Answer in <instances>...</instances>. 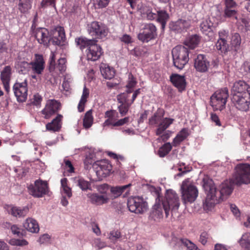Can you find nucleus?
<instances>
[{
  "instance_id": "1",
  "label": "nucleus",
  "mask_w": 250,
  "mask_h": 250,
  "mask_svg": "<svg viewBox=\"0 0 250 250\" xmlns=\"http://www.w3.org/2000/svg\"><path fill=\"white\" fill-rule=\"evenodd\" d=\"M203 187L206 194L204 203L207 209L210 210L214 206L228 198L232 193L234 185L250 183V165L238 164L235 167V172L229 180H226L217 190L213 180L206 176L203 179Z\"/></svg>"
},
{
  "instance_id": "2",
  "label": "nucleus",
  "mask_w": 250,
  "mask_h": 250,
  "mask_svg": "<svg viewBox=\"0 0 250 250\" xmlns=\"http://www.w3.org/2000/svg\"><path fill=\"white\" fill-rule=\"evenodd\" d=\"M164 110L159 108L149 119V125L152 127H157L156 134L158 136L161 135L174 121L173 119L164 118Z\"/></svg>"
},
{
  "instance_id": "3",
  "label": "nucleus",
  "mask_w": 250,
  "mask_h": 250,
  "mask_svg": "<svg viewBox=\"0 0 250 250\" xmlns=\"http://www.w3.org/2000/svg\"><path fill=\"white\" fill-rule=\"evenodd\" d=\"M173 63L179 69H182L189 61V51L184 46L178 45L172 50Z\"/></svg>"
},
{
  "instance_id": "4",
  "label": "nucleus",
  "mask_w": 250,
  "mask_h": 250,
  "mask_svg": "<svg viewBox=\"0 0 250 250\" xmlns=\"http://www.w3.org/2000/svg\"><path fill=\"white\" fill-rule=\"evenodd\" d=\"M228 97L229 93L227 88L216 91L210 97V104L213 110H223L225 107Z\"/></svg>"
},
{
  "instance_id": "5",
  "label": "nucleus",
  "mask_w": 250,
  "mask_h": 250,
  "mask_svg": "<svg viewBox=\"0 0 250 250\" xmlns=\"http://www.w3.org/2000/svg\"><path fill=\"white\" fill-rule=\"evenodd\" d=\"M165 210L166 217L169 215V210H176L179 208L180 203L176 193L172 190H167L165 195V199L161 202Z\"/></svg>"
},
{
  "instance_id": "6",
  "label": "nucleus",
  "mask_w": 250,
  "mask_h": 250,
  "mask_svg": "<svg viewBox=\"0 0 250 250\" xmlns=\"http://www.w3.org/2000/svg\"><path fill=\"white\" fill-rule=\"evenodd\" d=\"M127 207L132 212L143 214L147 210L148 205L142 197L135 196L128 199Z\"/></svg>"
},
{
  "instance_id": "7",
  "label": "nucleus",
  "mask_w": 250,
  "mask_h": 250,
  "mask_svg": "<svg viewBox=\"0 0 250 250\" xmlns=\"http://www.w3.org/2000/svg\"><path fill=\"white\" fill-rule=\"evenodd\" d=\"M157 28L153 23H147L144 25L138 35V39L143 42H148L149 41L157 38Z\"/></svg>"
},
{
  "instance_id": "8",
  "label": "nucleus",
  "mask_w": 250,
  "mask_h": 250,
  "mask_svg": "<svg viewBox=\"0 0 250 250\" xmlns=\"http://www.w3.org/2000/svg\"><path fill=\"white\" fill-rule=\"evenodd\" d=\"M89 33L95 39H102L105 38L108 33L107 27L99 21H93L88 27Z\"/></svg>"
},
{
  "instance_id": "9",
  "label": "nucleus",
  "mask_w": 250,
  "mask_h": 250,
  "mask_svg": "<svg viewBox=\"0 0 250 250\" xmlns=\"http://www.w3.org/2000/svg\"><path fill=\"white\" fill-rule=\"evenodd\" d=\"M181 189L182 197L185 203L193 202L198 196V191L197 188L194 185L188 184L183 182Z\"/></svg>"
},
{
  "instance_id": "10",
  "label": "nucleus",
  "mask_w": 250,
  "mask_h": 250,
  "mask_svg": "<svg viewBox=\"0 0 250 250\" xmlns=\"http://www.w3.org/2000/svg\"><path fill=\"white\" fill-rule=\"evenodd\" d=\"M29 193L35 197H42L48 193L49 188L46 181L36 180L34 185L28 187Z\"/></svg>"
},
{
  "instance_id": "11",
  "label": "nucleus",
  "mask_w": 250,
  "mask_h": 250,
  "mask_svg": "<svg viewBox=\"0 0 250 250\" xmlns=\"http://www.w3.org/2000/svg\"><path fill=\"white\" fill-rule=\"evenodd\" d=\"M247 96L245 93L243 94H232L231 101L238 110L242 111L249 110L250 104V93Z\"/></svg>"
},
{
  "instance_id": "12",
  "label": "nucleus",
  "mask_w": 250,
  "mask_h": 250,
  "mask_svg": "<svg viewBox=\"0 0 250 250\" xmlns=\"http://www.w3.org/2000/svg\"><path fill=\"white\" fill-rule=\"evenodd\" d=\"M13 90L18 102L23 103L27 98V81L25 80L23 82H16L13 86Z\"/></svg>"
},
{
  "instance_id": "13",
  "label": "nucleus",
  "mask_w": 250,
  "mask_h": 250,
  "mask_svg": "<svg viewBox=\"0 0 250 250\" xmlns=\"http://www.w3.org/2000/svg\"><path fill=\"white\" fill-rule=\"evenodd\" d=\"M61 104L55 100H49L46 102L41 113L44 119H49L56 114L61 108Z\"/></svg>"
},
{
  "instance_id": "14",
  "label": "nucleus",
  "mask_w": 250,
  "mask_h": 250,
  "mask_svg": "<svg viewBox=\"0 0 250 250\" xmlns=\"http://www.w3.org/2000/svg\"><path fill=\"white\" fill-rule=\"evenodd\" d=\"M51 41L54 45L62 46L66 40L64 29L63 27L57 26L51 31Z\"/></svg>"
},
{
  "instance_id": "15",
  "label": "nucleus",
  "mask_w": 250,
  "mask_h": 250,
  "mask_svg": "<svg viewBox=\"0 0 250 250\" xmlns=\"http://www.w3.org/2000/svg\"><path fill=\"white\" fill-rule=\"evenodd\" d=\"M98 176L106 177L112 170V166L106 160L98 161L92 165Z\"/></svg>"
},
{
  "instance_id": "16",
  "label": "nucleus",
  "mask_w": 250,
  "mask_h": 250,
  "mask_svg": "<svg viewBox=\"0 0 250 250\" xmlns=\"http://www.w3.org/2000/svg\"><path fill=\"white\" fill-rule=\"evenodd\" d=\"M35 36L38 42L48 46L51 41V36L48 29L45 28H38L34 30Z\"/></svg>"
},
{
  "instance_id": "17",
  "label": "nucleus",
  "mask_w": 250,
  "mask_h": 250,
  "mask_svg": "<svg viewBox=\"0 0 250 250\" xmlns=\"http://www.w3.org/2000/svg\"><path fill=\"white\" fill-rule=\"evenodd\" d=\"M30 65L33 73L38 75L41 74L45 68V61L43 56L36 54L34 60L30 62Z\"/></svg>"
},
{
  "instance_id": "18",
  "label": "nucleus",
  "mask_w": 250,
  "mask_h": 250,
  "mask_svg": "<svg viewBox=\"0 0 250 250\" xmlns=\"http://www.w3.org/2000/svg\"><path fill=\"white\" fill-rule=\"evenodd\" d=\"M163 209L164 208L160 199L159 198L157 199L156 203L150 213L149 220L156 222H160L163 217Z\"/></svg>"
},
{
  "instance_id": "19",
  "label": "nucleus",
  "mask_w": 250,
  "mask_h": 250,
  "mask_svg": "<svg viewBox=\"0 0 250 250\" xmlns=\"http://www.w3.org/2000/svg\"><path fill=\"white\" fill-rule=\"evenodd\" d=\"M95 40L94 43H92L87 49V58L88 60L96 61L98 60L103 53L101 47L97 44Z\"/></svg>"
},
{
  "instance_id": "20",
  "label": "nucleus",
  "mask_w": 250,
  "mask_h": 250,
  "mask_svg": "<svg viewBox=\"0 0 250 250\" xmlns=\"http://www.w3.org/2000/svg\"><path fill=\"white\" fill-rule=\"evenodd\" d=\"M209 66V62L205 55L199 54L194 60V66L198 72H205L207 71Z\"/></svg>"
},
{
  "instance_id": "21",
  "label": "nucleus",
  "mask_w": 250,
  "mask_h": 250,
  "mask_svg": "<svg viewBox=\"0 0 250 250\" xmlns=\"http://www.w3.org/2000/svg\"><path fill=\"white\" fill-rule=\"evenodd\" d=\"M170 80L179 92H182L186 89L187 82L184 76L175 73L172 74L170 76Z\"/></svg>"
},
{
  "instance_id": "22",
  "label": "nucleus",
  "mask_w": 250,
  "mask_h": 250,
  "mask_svg": "<svg viewBox=\"0 0 250 250\" xmlns=\"http://www.w3.org/2000/svg\"><path fill=\"white\" fill-rule=\"evenodd\" d=\"M11 67L6 66L0 73V79L3 83L5 90L7 93L10 91L9 83L11 80Z\"/></svg>"
},
{
  "instance_id": "23",
  "label": "nucleus",
  "mask_w": 250,
  "mask_h": 250,
  "mask_svg": "<svg viewBox=\"0 0 250 250\" xmlns=\"http://www.w3.org/2000/svg\"><path fill=\"white\" fill-rule=\"evenodd\" d=\"M62 115L58 114L50 123L46 125V130L53 132L59 131L62 128Z\"/></svg>"
},
{
  "instance_id": "24",
  "label": "nucleus",
  "mask_w": 250,
  "mask_h": 250,
  "mask_svg": "<svg viewBox=\"0 0 250 250\" xmlns=\"http://www.w3.org/2000/svg\"><path fill=\"white\" fill-rule=\"evenodd\" d=\"M118 101L121 104L118 106L119 112L122 116H124L128 112L131 104H129L127 103L126 97L124 94L118 96Z\"/></svg>"
},
{
  "instance_id": "25",
  "label": "nucleus",
  "mask_w": 250,
  "mask_h": 250,
  "mask_svg": "<svg viewBox=\"0 0 250 250\" xmlns=\"http://www.w3.org/2000/svg\"><path fill=\"white\" fill-rule=\"evenodd\" d=\"M23 227L27 231L32 233H38L40 230L38 223L36 220L32 218L26 219L23 223Z\"/></svg>"
},
{
  "instance_id": "26",
  "label": "nucleus",
  "mask_w": 250,
  "mask_h": 250,
  "mask_svg": "<svg viewBox=\"0 0 250 250\" xmlns=\"http://www.w3.org/2000/svg\"><path fill=\"white\" fill-rule=\"evenodd\" d=\"M249 88V85L243 81H239L235 82L233 85L232 88L233 93L235 94H242V93L245 92L247 91L248 94H249V91L248 89Z\"/></svg>"
},
{
  "instance_id": "27",
  "label": "nucleus",
  "mask_w": 250,
  "mask_h": 250,
  "mask_svg": "<svg viewBox=\"0 0 250 250\" xmlns=\"http://www.w3.org/2000/svg\"><path fill=\"white\" fill-rule=\"evenodd\" d=\"M100 71L103 77L106 79H112L115 74V69L106 64L101 65Z\"/></svg>"
},
{
  "instance_id": "28",
  "label": "nucleus",
  "mask_w": 250,
  "mask_h": 250,
  "mask_svg": "<svg viewBox=\"0 0 250 250\" xmlns=\"http://www.w3.org/2000/svg\"><path fill=\"white\" fill-rule=\"evenodd\" d=\"M169 19V14L166 10H159L157 11L156 21L161 24L162 29L165 28Z\"/></svg>"
},
{
  "instance_id": "29",
  "label": "nucleus",
  "mask_w": 250,
  "mask_h": 250,
  "mask_svg": "<svg viewBox=\"0 0 250 250\" xmlns=\"http://www.w3.org/2000/svg\"><path fill=\"white\" fill-rule=\"evenodd\" d=\"M88 197L89 198L92 204L97 205H101L106 203L108 200V198L105 196L102 195H99L97 193L88 194Z\"/></svg>"
},
{
  "instance_id": "30",
  "label": "nucleus",
  "mask_w": 250,
  "mask_h": 250,
  "mask_svg": "<svg viewBox=\"0 0 250 250\" xmlns=\"http://www.w3.org/2000/svg\"><path fill=\"white\" fill-rule=\"evenodd\" d=\"M7 210L9 214L15 217H21L26 215L28 209L21 208L17 207L8 206Z\"/></svg>"
},
{
  "instance_id": "31",
  "label": "nucleus",
  "mask_w": 250,
  "mask_h": 250,
  "mask_svg": "<svg viewBox=\"0 0 250 250\" xmlns=\"http://www.w3.org/2000/svg\"><path fill=\"white\" fill-rule=\"evenodd\" d=\"M89 90L86 86H84L83 89L82 95L78 105V109L80 112H82L84 111L85 105L87 102V99L89 97Z\"/></svg>"
},
{
  "instance_id": "32",
  "label": "nucleus",
  "mask_w": 250,
  "mask_h": 250,
  "mask_svg": "<svg viewBox=\"0 0 250 250\" xmlns=\"http://www.w3.org/2000/svg\"><path fill=\"white\" fill-rule=\"evenodd\" d=\"M131 186L130 184L122 186H118L113 187L111 188V192L114 194L115 197L121 195L125 192V195H127L129 192V187Z\"/></svg>"
},
{
  "instance_id": "33",
  "label": "nucleus",
  "mask_w": 250,
  "mask_h": 250,
  "mask_svg": "<svg viewBox=\"0 0 250 250\" xmlns=\"http://www.w3.org/2000/svg\"><path fill=\"white\" fill-rule=\"evenodd\" d=\"M95 40H88L86 38L81 37L75 39V42L81 49L89 47L92 43H94Z\"/></svg>"
},
{
  "instance_id": "34",
  "label": "nucleus",
  "mask_w": 250,
  "mask_h": 250,
  "mask_svg": "<svg viewBox=\"0 0 250 250\" xmlns=\"http://www.w3.org/2000/svg\"><path fill=\"white\" fill-rule=\"evenodd\" d=\"M33 0H19L18 9L21 13H26L32 7Z\"/></svg>"
},
{
  "instance_id": "35",
  "label": "nucleus",
  "mask_w": 250,
  "mask_h": 250,
  "mask_svg": "<svg viewBox=\"0 0 250 250\" xmlns=\"http://www.w3.org/2000/svg\"><path fill=\"white\" fill-rule=\"evenodd\" d=\"M213 26V23L208 19L202 22L200 24V30L203 34L208 35L212 31V27Z\"/></svg>"
},
{
  "instance_id": "36",
  "label": "nucleus",
  "mask_w": 250,
  "mask_h": 250,
  "mask_svg": "<svg viewBox=\"0 0 250 250\" xmlns=\"http://www.w3.org/2000/svg\"><path fill=\"white\" fill-rule=\"evenodd\" d=\"M93 117L92 116V110L91 109L87 111L83 119V126L84 128L87 129L90 128L93 123Z\"/></svg>"
},
{
  "instance_id": "37",
  "label": "nucleus",
  "mask_w": 250,
  "mask_h": 250,
  "mask_svg": "<svg viewBox=\"0 0 250 250\" xmlns=\"http://www.w3.org/2000/svg\"><path fill=\"white\" fill-rule=\"evenodd\" d=\"M200 40V38L199 36L194 35L185 42V44L191 49H194L198 45Z\"/></svg>"
},
{
  "instance_id": "38",
  "label": "nucleus",
  "mask_w": 250,
  "mask_h": 250,
  "mask_svg": "<svg viewBox=\"0 0 250 250\" xmlns=\"http://www.w3.org/2000/svg\"><path fill=\"white\" fill-rule=\"evenodd\" d=\"M190 26L189 22L184 20L180 19L176 21L173 26L174 29L177 31H182L187 29Z\"/></svg>"
},
{
  "instance_id": "39",
  "label": "nucleus",
  "mask_w": 250,
  "mask_h": 250,
  "mask_svg": "<svg viewBox=\"0 0 250 250\" xmlns=\"http://www.w3.org/2000/svg\"><path fill=\"white\" fill-rule=\"evenodd\" d=\"M174 240L176 241L177 243L180 245H183L184 246L186 247L187 250H197V248L196 246L188 239L175 238Z\"/></svg>"
},
{
  "instance_id": "40",
  "label": "nucleus",
  "mask_w": 250,
  "mask_h": 250,
  "mask_svg": "<svg viewBox=\"0 0 250 250\" xmlns=\"http://www.w3.org/2000/svg\"><path fill=\"white\" fill-rule=\"evenodd\" d=\"M239 243L245 250H250V233L248 232L244 234L239 240Z\"/></svg>"
},
{
  "instance_id": "41",
  "label": "nucleus",
  "mask_w": 250,
  "mask_h": 250,
  "mask_svg": "<svg viewBox=\"0 0 250 250\" xmlns=\"http://www.w3.org/2000/svg\"><path fill=\"white\" fill-rule=\"evenodd\" d=\"M172 149V146L170 143H166L160 147L158 151V154L160 157H164L167 155Z\"/></svg>"
},
{
  "instance_id": "42",
  "label": "nucleus",
  "mask_w": 250,
  "mask_h": 250,
  "mask_svg": "<svg viewBox=\"0 0 250 250\" xmlns=\"http://www.w3.org/2000/svg\"><path fill=\"white\" fill-rule=\"evenodd\" d=\"M142 14L143 17H146L148 20H156L157 13L153 12L149 7L143 8Z\"/></svg>"
},
{
  "instance_id": "43",
  "label": "nucleus",
  "mask_w": 250,
  "mask_h": 250,
  "mask_svg": "<svg viewBox=\"0 0 250 250\" xmlns=\"http://www.w3.org/2000/svg\"><path fill=\"white\" fill-rule=\"evenodd\" d=\"M122 237V234L120 230L114 229L110 231L108 234V238L111 242L115 243Z\"/></svg>"
},
{
  "instance_id": "44",
  "label": "nucleus",
  "mask_w": 250,
  "mask_h": 250,
  "mask_svg": "<svg viewBox=\"0 0 250 250\" xmlns=\"http://www.w3.org/2000/svg\"><path fill=\"white\" fill-rule=\"evenodd\" d=\"M216 46L217 49L222 53H225L228 52L229 49V44L226 40H218L216 43Z\"/></svg>"
},
{
  "instance_id": "45",
  "label": "nucleus",
  "mask_w": 250,
  "mask_h": 250,
  "mask_svg": "<svg viewBox=\"0 0 250 250\" xmlns=\"http://www.w3.org/2000/svg\"><path fill=\"white\" fill-rule=\"evenodd\" d=\"M78 186L83 191L91 189V183L83 178L79 179L77 181Z\"/></svg>"
},
{
  "instance_id": "46",
  "label": "nucleus",
  "mask_w": 250,
  "mask_h": 250,
  "mask_svg": "<svg viewBox=\"0 0 250 250\" xmlns=\"http://www.w3.org/2000/svg\"><path fill=\"white\" fill-rule=\"evenodd\" d=\"M212 237L210 234L206 231L202 232L200 236L199 242L203 245L207 244L208 242H211Z\"/></svg>"
},
{
  "instance_id": "47",
  "label": "nucleus",
  "mask_w": 250,
  "mask_h": 250,
  "mask_svg": "<svg viewBox=\"0 0 250 250\" xmlns=\"http://www.w3.org/2000/svg\"><path fill=\"white\" fill-rule=\"evenodd\" d=\"M9 243L11 245L18 246H24L28 244V242L26 240L19 239H12L10 240Z\"/></svg>"
},
{
  "instance_id": "48",
  "label": "nucleus",
  "mask_w": 250,
  "mask_h": 250,
  "mask_svg": "<svg viewBox=\"0 0 250 250\" xmlns=\"http://www.w3.org/2000/svg\"><path fill=\"white\" fill-rule=\"evenodd\" d=\"M237 11L234 9L230 8H225L224 9V16L226 18L234 17L236 20H237Z\"/></svg>"
},
{
  "instance_id": "49",
  "label": "nucleus",
  "mask_w": 250,
  "mask_h": 250,
  "mask_svg": "<svg viewBox=\"0 0 250 250\" xmlns=\"http://www.w3.org/2000/svg\"><path fill=\"white\" fill-rule=\"evenodd\" d=\"M66 60L65 58H60L58 61V64L57 65V68L59 69L60 72H63L66 69Z\"/></svg>"
},
{
  "instance_id": "50",
  "label": "nucleus",
  "mask_w": 250,
  "mask_h": 250,
  "mask_svg": "<svg viewBox=\"0 0 250 250\" xmlns=\"http://www.w3.org/2000/svg\"><path fill=\"white\" fill-rule=\"evenodd\" d=\"M231 43L235 47L239 46L241 43V38L239 34L235 33L232 37Z\"/></svg>"
},
{
  "instance_id": "51",
  "label": "nucleus",
  "mask_w": 250,
  "mask_h": 250,
  "mask_svg": "<svg viewBox=\"0 0 250 250\" xmlns=\"http://www.w3.org/2000/svg\"><path fill=\"white\" fill-rule=\"evenodd\" d=\"M118 113L116 111L113 110H108L105 113V118H107L108 119L115 121L116 119V116Z\"/></svg>"
},
{
  "instance_id": "52",
  "label": "nucleus",
  "mask_w": 250,
  "mask_h": 250,
  "mask_svg": "<svg viewBox=\"0 0 250 250\" xmlns=\"http://www.w3.org/2000/svg\"><path fill=\"white\" fill-rule=\"evenodd\" d=\"M42 100V96L38 93H37L34 95L32 103L33 104L36 106L40 105L41 104Z\"/></svg>"
},
{
  "instance_id": "53",
  "label": "nucleus",
  "mask_w": 250,
  "mask_h": 250,
  "mask_svg": "<svg viewBox=\"0 0 250 250\" xmlns=\"http://www.w3.org/2000/svg\"><path fill=\"white\" fill-rule=\"evenodd\" d=\"M188 129L187 128H183L180 132L177 135L182 140H185L188 136Z\"/></svg>"
},
{
  "instance_id": "54",
  "label": "nucleus",
  "mask_w": 250,
  "mask_h": 250,
  "mask_svg": "<svg viewBox=\"0 0 250 250\" xmlns=\"http://www.w3.org/2000/svg\"><path fill=\"white\" fill-rule=\"evenodd\" d=\"M93 245L98 249H101L105 246V244L104 242L102 241L100 239L96 238L94 240Z\"/></svg>"
},
{
  "instance_id": "55",
  "label": "nucleus",
  "mask_w": 250,
  "mask_h": 250,
  "mask_svg": "<svg viewBox=\"0 0 250 250\" xmlns=\"http://www.w3.org/2000/svg\"><path fill=\"white\" fill-rule=\"evenodd\" d=\"M210 119L212 122H214L215 124L216 125L220 126H221V123L219 118V117L216 115V114L214 113H211L210 114Z\"/></svg>"
},
{
  "instance_id": "56",
  "label": "nucleus",
  "mask_w": 250,
  "mask_h": 250,
  "mask_svg": "<svg viewBox=\"0 0 250 250\" xmlns=\"http://www.w3.org/2000/svg\"><path fill=\"white\" fill-rule=\"evenodd\" d=\"M11 230L13 234L17 235L19 237L22 235L21 232V229L16 225H13L11 227Z\"/></svg>"
},
{
  "instance_id": "57",
  "label": "nucleus",
  "mask_w": 250,
  "mask_h": 250,
  "mask_svg": "<svg viewBox=\"0 0 250 250\" xmlns=\"http://www.w3.org/2000/svg\"><path fill=\"white\" fill-rule=\"evenodd\" d=\"M64 162L65 164V169L70 173L73 172L74 168L71 162L68 160H64Z\"/></svg>"
},
{
  "instance_id": "58",
  "label": "nucleus",
  "mask_w": 250,
  "mask_h": 250,
  "mask_svg": "<svg viewBox=\"0 0 250 250\" xmlns=\"http://www.w3.org/2000/svg\"><path fill=\"white\" fill-rule=\"evenodd\" d=\"M129 118L128 117H125L123 119L119 120L115 122L113 124V126H119L123 125L129 122Z\"/></svg>"
},
{
  "instance_id": "59",
  "label": "nucleus",
  "mask_w": 250,
  "mask_h": 250,
  "mask_svg": "<svg viewBox=\"0 0 250 250\" xmlns=\"http://www.w3.org/2000/svg\"><path fill=\"white\" fill-rule=\"evenodd\" d=\"M120 40L121 42L128 44L132 42V38L130 36L127 34H124L120 38Z\"/></svg>"
},
{
  "instance_id": "60",
  "label": "nucleus",
  "mask_w": 250,
  "mask_h": 250,
  "mask_svg": "<svg viewBox=\"0 0 250 250\" xmlns=\"http://www.w3.org/2000/svg\"><path fill=\"white\" fill-rule=\"evenodd\" d=\"M41 5L42 7H45L48 5L55 7V0H42Z\"/></svg>"
},
{
  "instance_id": "61",
  "label": "nucleus",
  "mask_w": 250,
  "mask_h": 250,
  "mask_svg": "<svg viewBox=\"0 0 250 250\" xmlns=\"http://www.w3.org/2000/svg\"><path fill=\"white\" fill-rule=\"evenodd\" d=\"M225 8L232 9L236 5V2L234 0H225Z\"/></svg>"
},
{
  "instance_id": "62",
  "label": "nucleus",
  "mask_w": 250,
  "mask_h": 250,
  "mask_svg": "<svg viewBox=\"0 0 250 250\" xmlns=\"http://www.w3.org/2000/svg\"><path fill=\"white\" fill-rule=\"evenodd\" d=\"M230 209L233 214L236 217H239L240 216V211L238 208L236 206V205L234 204L230 205Z\"/></svg>"
},
{
  "instance_id": "63",
  "label": "nucleus",
  "mask_w": 250,
  "mask_h": 250,
  "mask_svg": "<svg viewBox=\"0 0 250 250\" xmlns=\"http://www.w3.org/2000/svg\"><path fill=\"white\" fill-rule=\"evenodd\" d=\"M110 0H99L98 5L99 8L106 7L109 4Z\"/></svg>"
},
{
  "instance_id": "64",
  "label": "nucleus",
  "mask_w": 250,
  "mask_h": 250,
  "mask_svg": "<svg viewBox=\"0 0 250 250\" xmlns=\"http://www.w3.org/2000/svg\"><path fill=\"white\" fill-rule=\"evenodd\" d=\"M109 188L108 185L107 184H103L98 187V189L101 193H104L106 192Z\"/></svg>"
}]
</instances>
